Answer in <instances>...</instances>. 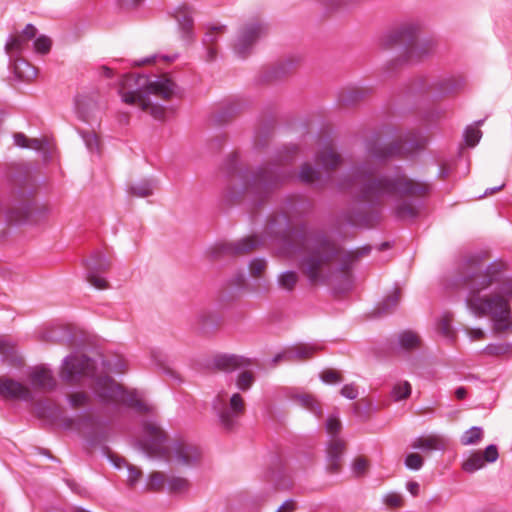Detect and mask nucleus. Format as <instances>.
Here are the masks:
<instances>
[{
	"label": "nucleus",
	"mask_w": 512,
	"mask_h": 512,
	"mask_svg": "<svg viewBox=\"0 0 512 512\" xmlns=\"http://www.w3.org/2000/svg\"><path fill=\"white\" fill-rule=\"evenodd\" d=\"M487 252L465 257L459 264L456 285L467 292V309L478 318H489L493 330L504 332L512 327V276L505 261L486 263Z\"/></svg>",
	"instance_id": "1"
},
{
	"label": "nucleus",
	"mask_w": 512,
	"mask_h": 512,
	"mask_svg": "<svg viewBox=\"0 0 512 512\" xmlns=\"http://www.w3.org/2000/svg\"><path fill=\"white\" fill-rule=\"evenodd\" d=\"M427 138L414 136L404 142H394L383 145L380 135H372L366 142L369 161L354 167L348 176L339 182L342 190L356 191L359 197L371 204H381L389 198H402L405 196H423L429 191L427 184L414 182L398 170L393 177H375L374 163H381L395 156H409L423 149Z\"/></svg>",
	"instance_id": "2"
},
{
	"label": "nucleus",
	"mask_w": 512,
	"mask_h": 512,
	"mask_svg": "<svg viewBox=\"0 0 512 512\" xmlns=\"http://www.w3.org/2000/svg\"><path fill=\"white\" fill-rule=\"evenodd\" d=\"M286 253L300 255L299 269L311 285H325L347 273L361 257L367 256L371 247L343 251L325 233L302 227L283 237Z\"/></svg>",
	"instance_id": "3"
},
{
	"label": "nucleus",
	"mask_w": 512,
	"mask_h": 512,
	"mask_svg": "<svg viewBox=\"0 0 512 512\" xmlns=\"http://www.w3.org/2000/svg\"><path fill=\"white\" fill-rule=\"evenodd\" d=\"M60 377L70 384L79 382L82 377L94 378L92 388L100 402L121 403L141 413L150 411L149 405L140 398L136 390H125L107 374L97 376L94 360L85 355L67 356L63 361Z\"/></svg>",
	"instance_id": "4"
},
{
	"label": "nucleus",
	"mask_w": 512,
	"mask_h": 512,
	"mask_svg": "<svg viewBox=\"0 0 512 512\" xmlns=\"http://www.w3.org/2000/svg\"><path fill=\"white\" fill-rule=\"evenodd\" d=\"M119 93L124 103L135 105L154 119L162 120L165 117V108L152 104L149 96L153 94L163 100H170L176 97L179 91L177 85L165 75L157 77L154 81H150L144 75H127L121 81Z\"/></svg>",
	"instance_id": "5"
},
{
	"label": "nucleus",
	"mask_w": 512,
	"mask_h": 512,
	"mask_svg": "<svg viewBox=\"0 0 512 512\" xmlns=\"http://www.w3.org/2000/svg\"><path fill=\"white\" fill-rule=\"evenodd\" d=\"M138 445L147 456L164 458L178 466H191L200 458L199 449L192 444L176 441L169 446L166 433L154 422L143 424V433Z\"/></svg>",
	"instance_id": "6"
},
{
	"label": "nucleus",
	"mask_w": 512,
	"mask_h": 512,
	"mask_svg": "<svg viewBox=\"0 0 512 512\" xmlns=\"http://www.w3.org/2000/svg\"><path fill=\"white\" fill-rule=\"evenodd\" d=\"M419 25L406 22L389 31L381 38L384 48L404 47V61L418 62L430 55L435 48L432 40L419 41L417 38Z\"/></svg>",
	"instance_id": "7"
},
{
	"label": "nucleus",
	"mask_w": 512,
	"mask_h": 512,
	"mask_svg": "<svg viewBox=\"0 0 512 512\" xmlns=\"http://www.w3.org/2000/svg\"><path fill=\"white\" fill-rule=\"evenodd\" d=\"M297 152L293 146L285 156H281L280 162L259 168L244 186V194H251L260 199L266 197L273 189L294 176V172L286 168L284 162L292 160Z\"/></svg>",
	"instance_id": "8"
},
{
	"label": "nucleus",
	"mask_w": 512,
	"mask_h": 512,
	"mask_svg": "<svg viewBox=\"0 0 512 512\" xmlns=\"http://www.w3.org/2000/svg\"><path fill=\"white\" fill-rule=\"evenodd\" d=\"M213 409L222 426L227 430H232L245 412V401L240 393L229 395L222 390L213 400Z\"/></svg>",
	"instance_id": "9"
},
{
	"label": "nucleus",
	"mask_w": 512,
	"mask_h": 512,
	"mask_svg": "<svg viewBox=\"0 0 512 512\" xmlns=\"http://www.w3.org/2000/svg\"><path fill=\"white\" fill-rule=\"evenodd\" d=\"M266 240L258 236H248L241 240L231 243H219L211 249V254L214 259L220 258L222 255L237 256L244 255L253 251L261 245H264Z\"/></svg>",
	"instance_id": "10"
},
{
	"label": "nucleus",
	"mask_w": 512,
	"mask_h": 512,
	"mask_svg": "<svg viewBox=\"0 0 512 512\" xmlns=\"http://www.w3.org/2000/svg\"><path fill=\"white\" fill-rule=\"evenodd\" d=\"M266 34V27L259 23H250L245 25L239 32L236 43L234 45L235 53L241 57H247L254 43Z\"/></svg>",
	"instance_id": "11"
},
{
	"label": "nucleus",
	"mask_w": 512,
	"mask_h": 512,
	"mask_svg": "<svg viewBox=\"0 0 512 512\" xmlns=\"http://www.w3.org/2000/svg\"><path fill=\"white\" fill-rule=\"evenodd\" d=\"M87 281L97 289H106L108 282L101 277L110 268V262L106 256L100 252H94L89 259L86 260Z\"/></svg>",
	"instance_id": "12"
},
{
	"label": "nucleus",
	"mask_w": 512,
	"mask_h": 512,
	"mask_svg": "<svg viewBox=\"0 0 512 512\" xmlns=\"http://www.w3.org/2000/svg\"><path fill=\"white\" fill-rule=\"evenodd\" d=\"M37 29L32 24H27L20 34L9 37L5 44V52L10 59L21 57V54L29 47V42L35 38Z\"/></svg>",
	"instance_id": "13"
},
{
	"label": "nucleus",
	"mask_w": 512,
	"mask_h": 512,
	"mask_svg": "<svg viewBox=\"0 0 512 512\" xmlns=\"http://www.w3.org/2000/svg\"><path fill=\"white\" fill-rule=\"evenodd\" d=\"M0 396L8 400L31 401L33 399L29 387L7 377H0Z\"/></svg>",
	"instance_id": "14"
},
{
	"label": "nucleus",
	"mask_w": 512,
	"mask_h": 512,
	"mask_svg": "<svg viewBox=\"0 0 512 512\" xmlns=\"http://www.w3.org/2000/svg\"><path fill=\"white\" fill-rule=\"evenodd\" d=\"M32 387L39 391H51L56 387V380L48 368L37 366L29 373Z\"/></svg>",
	"instance_id": "15"
},
{
	"label": "nucleus",
	"mask_w": 512,
	"mask_h": 512,
	"mask_svg": "<svg viewBox=\"0 0 512 512\" xmlns=\"http://www.w3.org/2000/svg\"><path fill=\"white\" fill-rule=\"evenodd\" d=\"M316 163L326 172L336 169L341 163V157L334 151L331 141H325L316 155Z\"/></svg>",
	"instance_id": "16"
},
{
	"label": "nucleus",
	"mask_w": 512,
	"mask_h": 512,
	"mask_svg": "<svg viewBox=\"0 0 512 512\" xmlns=\"http://www.w3.org/2000/svg\"><path fill=\"white\" fill-rule=\"evenodd\" d=\"M322 349L323 345L319 343H299L286 348V361H305Z\"/></svg>",
	"instance_id": "17"
},
{
	"label": "nucleus",
	"mask_w": 512,
	"mask_h": 512,
	"mask_svg": "<svg viewBox=\"0 0 512 512\" xmlns=\"http://www.w3.org/2000/svg\"><path fill=\"white\" fill-rule=\"evenodd\" d=\"M346 444L341 438H331L327 445L328 470L337 473L341 466V457L345 451Z\"/></svg>",
	"instance_id": "18"
},
{
	"label": "nucleus",
	"mask_w": 512,
	"mask_h": 512,
	"mask_svg": "<svg viewBox=\"0 0 512 512\" xmlns=\"http://www.w3.org/2000/svg\"><path fill=\"white\" fill-rule=\"evenodd\" d=\"M214 365L220 370L231 372L238 368H245L252 365V361L243 356L224 354L215 357Z\"/></svg>",
	"instance_id": "19"
},
{
	"label": "nucleus",
	"mask_w": 512,
	"mask_h": 512,
	"mask_svg": "<svg viewBox=\"0 0 512 512\" xmlns=\"http://www.w3.org/2000/svg\"><path fill=\"white\" fill-rule=\"evenodd\" d=\"M174 17L178 22L182 38L186 41L193 39V18L188 6L182 5L175 10Z\"/></svg>",
	"instance_id": "20"
},
{
	"label": "nucleus",
	"mask_w": 512,
	"mask_h": 512,
	"mask_svg": "<svg viewBox=\"0 0 512 512\" xmlns=\"http://www.w3.org/2000/svg\"><path fill=\"white\" fill-rule=\"evenodd\" d=\"M225 31L226 27L224 25H213L208 28V31L203 38V44L207 50V60L212 61L215 59L217 49L214 45L217 43L218 37L224 34Z\"/></svg>",
	"instance_id": "21"
},
{
	"label": "nucleus",
	"mask_w": 512,
	"mask_h": 512,
	"mask_svg": "<svg viewBox=\"0 0 512 512\" xmlns=\"http://www.w3.org/2000/svg\"><path fill=\"white\" fill-rule=\"evenodd\" d=\"M446 446L444 438L439 435H429L427 437H417L411 444L413 449L422 451L442 450Z\"/></svg>",
	"instance_id": "22"
},
{
	"label": "nucleus",
	"mask_w": 512,
	"mask_h": 512,
	"mask_svg": "<svg viewBox=\"0 0 512 512\" xmlns=\"http://www.w3.org/2000/svg\"><path fill=\"white\" fill-rule=\"evenodd\" d=\"M15 75L23 81H31L37 75V70L22 57L10 59Z\"/></svg>",
	"instance_id": "23"
},
{
	"label": "nucleus",
	"mask_w": 512,
	"mask_h": 512,
	"mask_svg": "<svg viewBox=\"0 0 512 512\" xmlns=\"http://www.w3.org/2000/svg\"><path fill=\"white\" fill-rule=\"evenodd\" d=\"M464 86L462 77H447L435 83V88L440 95H448L460 90Z\"/></svg>",
	"instance_id": "24"
},
{
	"label": "nucleus",
	"mask_w": 512,
	"mask_h": 512,
	"mask_svg": "<svg viewBox=\"0 0 512 512\" xmlns=\"http://www.w3.org/2000/svg\"><path fill=\"white\" fill-rule=\"evenodd\" d=\"M398 344L399 347L406 351H411L418 349L421 345V338L420 336L412 331V330H405L399 333L398 335Z\"/></svg>",
	"instance_id": "25"
},
{
	"label": "nucleus",
	"mask_w": 512,
	"mask_h": 512,
	"mask_svg": "<svg viewBox=\"0 0 512 512\" xmlns=\"http://www.w3.org/2000/svg\"><path fill=\"white\" fill-rule=\"evenodd\" d=\"M400 296V289L394 288V290L389 295H387L384 298V300L378 305L377 314L379 316H382L392 313L400 301Z\"/></svg>",
	"instance_id": "26"
},
{
	"label": "nucleus",
	"mask_w": 512,
	"mask_h": 512,
	"mask_svg": "<svg viewBox=\"0 0 512 512\" xmlns=\"http://www.w3.org/2000/svg\"><path fill=\"white\" fill-rule=\"evenodd\" d=\"M395 216L399 219H414L417 217L418 207L411 201H399L394 209Z\"/></svg>",
	"instance_id": "27"
},
{
	"label": "nucleus",
	"mask_w": 512,
	"mask_h": 512,
	"mask_svg": "<svg viewBox=\"0 0 512 512\" xmlns=\"http://www.w3.org/2000/svg\"><path fill=\"white\" fill-rule=\"evenodd\" d=\"M31 208L28 205H22L6 212V219L11 223H22L30 220Z\"/></svg>",
	"instance_id": "28"
},
{
	"label": "nucleus",
	"mask_w": 512,
	"mask_h": 512,
	"mask_svg": "<svg viewBox=\"0 0 512 512\" xmlns=\"http://www.w3.org/2000/svg\"><path fill=\"white\" fill-rule=\"evenodd\" d=\"M295 400L304 408L311 411L317 417L322 415V409L317 400L310 394H300L295 396Z\"/></svg>",
	"instance_id": "29"
},
{
	"label": "nucleus",
	"mask_w": 512,
	"mask_h": 512,
	"mask_svg": "<svg viewBox=\"0 0 512 512\" xmlns=\"http://www.w3.org/2000/svg\"><path fill=\"white\" fill-rule=\"evenodd\" d=\"M298 178L301 182L312 184L320 181V171L314 169L310 164L302 165Z\"/></svg>",
	"instance_id": "30"
},
{
	"label": "nucleus",
	"mask_w": 512,
	"mask_h": 512,
	"mask_svg": "<svg viewBox=\"0 0 512 512\" xmlns=\"http://www.w3.org/2000/svg\"><path fill=\"white\" fill-rule=\"evenodd\" d=\"M299 277L295 271H285L278 276V285L281 289L292 291L298 283Z\"/></svg>",
	"instance_id": "31"
},
{
	"label": "nucleus",
	"mask_w": 512,
	"mask_h": 512,
	"mask_svg": "<svg viewBox=\"0 0 512 512\" xmlns=\"http://www.w3.org/2000/svg\"><path fill=\"white\" fill-rule=\"evenodd\" d=\"M366 95V90L363 88L353 87L344 91L340 96V101L344 104H353Z\"/></svg>",
	"instance_id": "32"
},
{
	"label": "nucleus",
	"mask_w": 512,
	"mask_h": 512,
	"mask_svg": "<svg viewBox=\"0 0 512 512\" xmlns=\"http://www.w3.org/2000/svg\"><path fill=\"white\" fill-rule=\"evenodd\" d=\"M154 184L150 180H144L139 182L130 188V193L138 197H148L152 195Z\"/></svg>",
	"instance_id": "33"
},
{
	"label": "nucleus",
	"mask_w": 512,
	"mask_h": 512,
	"mask_svg": "<svg viewBox=\"0 0 512 512\" xmlns=\"http://www.w3.org/2000/svg\"><path fill=\"white\" fill-rule=\"evenodd\" d=\"M483 437V430L480 427L473 426L467 431L464 432V434L461 437V443L463 445H474L478 443Z\"/></svg>",
	"instance_id": "34"
},
{
	"label": "nucleus",
	"mask_w": 512,
	"mask_h": 512,
	"mask_svg": "<svg viewBox=\"0 0 512 512\" xmlns=\"http://www.w3.org/2000/svg\"><path fill=\"white\" fill-rule=\"evenodd\" d=\"M484 463L481 453H473L464 461L462 467L466 472L473 473L481 469L484 466Z\"/></svg>",
	"instance_id": "35"
},
{
	"label": "nucleus",
	"mask_w": 512,
	"mask_h": 512,
	"mask_svg": "<svg viewBox=\"0 0 512 512\" xmlns=\"http://www.w3.org/2000/svg\"><path fill=\"white\" fill-rule=\"evenodd\" d=\"M483 123V120H480L476 123V126H468L464 132L465 142L468 146L474 147L481 138V131L478 129Z\"/></svg>",
	"instance_id": "36"
},
{
	"label": "nucleus",
	"mask_w": 512,
	"mask_h": 512,
	"mask_svg": "<svg viewBox=\"0 0 512 512\" xmlns=\"http://www.w3.org/2000/svg\"><path fill=\"white\" fill-rule=\"evenodd\" d=\"M168 490L172 493H183L189 490L190 483L186 478L172 477L167 481Z\"/></svg>",
	"instance_id": "37"
},
{
	"label": "nucleus",
	"mask_w": 512,
	"mask_h": 512,
	"mask_svg": "<svg viewBox=\"0 0 512 512\" xmlns=\"http://www.w3.org/2000/svg\"><path fill=\"white\" fill-rule=\"evenodd\" d=\"M103 370L105 373H124L127 370L126 362L118 358L114 361L103 360L102 361Z\"/></svg>",
	"instance_id": "38"
},
{
	"label": "nucleus",
	"mask_w": 512,
	"mask_h": 512,
	"mask_svg": "<svg viewBox=\"0 0 512 512\" xmlns=\"http://www.w3.org/2000/svg\"><path fill=\"white\" fill-rule=\"evenodd\" d=\"M255 382V376L251 371L241 372L236 379L237 388L242 391H248Z\"/></svg>",
	"instance_id": "39"
},
{
	"label": "nucleus",
	"mask_w": 512,
	"mask_h": 512,
	"mask_svg": "<svg viewBox=\"0 0 512 512\" xmlns=\"http://www.w3.org/2000/svg\"><path fill=\"white\" fill-rule=\"evenodd\" d=\"M512 345L509 343L489 344L484 348V353L490 356H502L511 353Z\"/></svg>",
	"instance_id": "40"
},
{
	"label": "nucleus",
	"mask_w": 512,
	"mask_h": 512,
	"mask_svg": "<svg viewBox=\"0 0 512 512\" xmlns=\"http://www.w3.org/2000/svg\"><path fill=\"white\" fill-rule=\"evenodd\" d=\"M411 394V385L408 381L397 383L392 389V397L395 401L406 399Z\"/></svg>",
	"instance_id": "41"
},
{
	"label": "nucleus",
	"mask_w": 512,
	"mask_h": 512,
	"mask_svg": "<svg viewBox=\"0 0 512 512\" xmlns=\"http://www.w3.org/2000/svg\"><path fill=\"white\" fill-rule=\"evenodd\" d=\"M452 319L450 315H444L438 322L437 329L440 334L444 337L453 340L455 337V333L451 326Z\"/></svg>",
	"instance_id": "42"
},
{
	"label": "nucleus",
	"mask_w": 512,
	"mask_h": 512,
	"mask_svg": "<svg viewBox=\"0 0 512 512\" xmlns=\"http://www.w3.org/2000/svg\"><path fill=\"white\" fill-rule=\"evenodd\" d=\"M165 482L166 479L163 473L154 472L148 479L146 489L149 491H159L164 487Z\"/></svg>",
	"instance_id": "43"
},
{
	"label": "nucleus",
	"mask_w": 512,
	"mask_h": 512,
	"mask_svg": "<svg viewBox=\"0 0 512 512\" xmlns=\"http://www.w3.org/2000/svg\"><path fill=\"white\" fill-rule=\"evenodd\" d=\"M266 268L267 262L263 258H254L249 263V272L254 278L261 277Z\"/></svg>",
	"instance_id": "44"
},
{
	"label": "nucleus",
	"mask_w": 512,
	"mask_h": 512,
	"mask_svg": "<svg viewBox=\"0 0 512 512\" xmlns=\"http://www.w3.org/2000/svg\"><path fill=\"white\" fill-rule=\"evenodd\" d=\"M15 344L6 337H0V354L6 359H13L15 356Z\"/></svg>",
	"instance_id": "45"
},
{
	"label": "nucleus",
	"mask_w": 512,
	"mask_h": 512,
	"mask_svg": "<svg viewBox=\"0 0 512 512\" xmlns=\"http://www.w3.org/2000/svg\"><path fill=\"white\" fill-rule=\"evenodd\" d=\"M326 431L331 438H339L337 435L341 431L342 425L337 416L331 415L326 420Z\"/></svg>",
	"instance_id": "46"
},
{
	"label": "nucleus",
	"mask_w": 512,
	"mask_h": 512,
	"mask_svg": "<svg viewBox=\"0 0 512 512\" xmlns=\"http://www.w3.org/2000/svg\"><path fill=\"white\" fill-rule=\"evenodd\" d=\"M82 138L90 152H99L100 141L94 132H83Z\"/></svg>",
	"instance_id": "47"
},
{
	"label": "nucleus",
	"mask_w": 512,
	"mask_h": 512,
	"mask_svg": "<svg viewBox=\"0 0 512 512\" xmlns=\"http://www.w3.org/2000/svg\"><path fill=\"white\" fill-rule=\"evenodd\" d=\"M51 45V39L44 35H41L38 38H36L33 43L34 50L40 54L48 53L51 49Z\"/></svg>",
	"instance_id": "48"
},
{
	"label": "nucleus",
	"mask_w": 512,
	"mask_h": 512,
	"mask_svg": "<svg viewBox=\"0 0 512 512\" xmlns=\"http://www.w3.org/2000/svg\"><path fill=\"white\" fill-rule=\"evenodd\" d=\"M423 463L422 456L417 453H410L405 458V466L410 470H420Z\"/></svg>",
	"instance_id": "49"
},
{
	"label": "nucleus",
	"mask_w": 512,
	"mask_h": 512,
	"mask_svg": "<svg viewBox=\"0 0 512 512\" xmlns=\"http://www.w3.org/2000/svg\"><path fill=\"white\" fill-rule=\"evenodd\" d=\"M69 402L72 407L78 408L89 402V396L84 392H76L69 396Z\"/></svg>",
	"instance_id": "50"
},
{
	"label": "nucleus",
	"mask_w": 512,
	"mask_h": 512,
	"mask_svg": "<svg viewBox=\"0 0 512 512\" xmlns=\"http://www.w3.org/2000/svg\"><path fill=\"white\" fill-rule=\"evenodd\" d=\"M321 379L323 382H325L327 384H334V383H339L342 381L341 374L338 371L333 370V369L324 370L321 373Z\"/></svg>",
	"instance_id": "51"
},
{
	"label": "nucleus",
	"mask_w": 512,
	"mask_h": 512,
	"mask_svg": "<svg viewBox=\"0 0 512 512\" xmlns=\"http://www.w3.org/2000/svg\"><path fill=\"white\" fill-rule=\"evenodd\" d=\"M384 503H385L388 507H391V508H398V507L403 506V504H404V500H403V497H402V495H401V494L391 492V493H388V494L384 497Z\"/></svg>",
	"instance_id": "52"
},
{
	"label": "nucleus",
	"mask_w": 512,
	"mask_h": 512,
	"mask_svg": "<svg viewBox=\"0 0 512 512\" xmlns=\"http://www.w3.org/2000/svg\"><path fill=\"white\" fill-rule=\"evenodd\" d=\"M498 456V449L497 446L494 444L488 445L482 454L484 462L488 463L495 462L498 459Z\"/></svg>",
	"instance_id": "53"
},
{
	"label": "nucleus",
	"mask_w": 512,
	"mask_h": 512,
	"mask_svg": "<svg viewBox=\"0 0 512 512\" xmlns=\"http://www.w3.org/2000/svg\"><path fill=\"white\" fill-rule=\"evenodd\" d=\"M368 467V462L363 457H358L353 462V472L357 476L364 475Z\"/></svg>",
	"instance_id": "54"
},
{
	"label": "nucleus",
	"mask_w": 512,
	"mask_h": 512,
	"mask_svg": "<svg viewBox=\"0 0 512 512\" xmlns=\"http://www.w3.org/2000/svg\"><path fill=\"white\" fill-rule=\"evenodd\" d=\"M142 472L134 466L128 468V485L133 487L141 478Z\"/></svg>",
	"instance_id": "55"
},
{
	"label": "nucleus",
	"mask_w": 512,
	"mask_h": 512,
	"mask_svg": "<svg viewBox=\"0 0 512 512\" xmlns=\"http://www.w3.org/2000/svg\"><path fill=\"white\" fill-rule=\"evenodd\" d=\"M341 395L347 399L353 400L358 396L357 387L353 384H346L341 389Z\"/></svg>",
	"instance_id": "56"
},
{
	"label": "nucleus",
	"mask_w": 512,
	"mask_h": 512,
	"mask_svg": "<svg viewBox=\"0 0 512 512\" xmlns=\"http://www.w3.org/2000/svg\"><path fill=\"white\" fill-rule=\"evenodd\" d=\"M29 141L30 139H28L23 133L14 134V143L19 147L28 148Z\"/></svg>",
	"instance_id": "57"
},
{
	"label": "nucleus",
	"mask_w": 512,
	"mask_h": 512,
	"mask_svg": "<svg viewBox=\"0 0 512 512\" xmlns=\"http://www.w3.org/2000/svg\"><path fill=\"white\" fill-rule=\"evenodd\" d=\"M467 334L471 340H482L485 337V333L480 328H469Z\"/></svg>",
	"instance_id": "58"
},
{
	"label": "nucleus",
	"mask_w": 512,
	"mask_h": 512,
	"mask_svg": "<svg viewBox=\"0 0 512 512\" xmlns=\"http://www.w3.org/2000/svg\"><path fill=\"white\" fill-rule=\"evenodd\" d=\"M246 283L245 275L242 272H238L234 275V277L230 280L231 286L243 287Z\"/></svg>",
	"instance_id": "59"
},
{
	"label": "nucleus",
	"mask_w": 512,
	"mask_h": 512,
	"mask_svg": "<svg viewBox=\"0 0 512 512\" xmlns=\"http://www.w3.org/2000/svg\"><path fill=\"white\" fill-rule=\"evenodd\" d=\"M295 509V502L293 500L285 501L276 512H292Z\"/></svg>",
	"instance_id": "60"
},
{
	"label": "nucleus",
	"mask_w": 512,
	"mask_h": 512,
	"mask_svg": "<svg viewBox=\"0 0 512 512\" xmlns=\"http://www.w3.org/2000/svg\"><path fill=\"white\" fill-rule=\"evenodd\" d=\"M407 490L413 495L417 496L419 494L420 485L415 481H409L406 485Z\"/></svg>",
	"instance_id": "61"
},
{
	"label": "nucleus",
	"mask_w": 512,
	"mask_h": 512,
	"mask_svg": "<svg viewBox=\"0 0 512 512\" xmlns=\"http://www.w3.org/2000/svg\"><path fill=\"white\" fill-rule=\"evenodd\" d=\"M43 146L42 140L39 139H30L28 148H32L35 150H41Z\"/></svg>",
	"instance_id": "62"
},
{
	"label": "nucleus",
	"mask_w": 512,
	"mask_h": 512,
	"mask_svg": "<svg viewBox=\"0 0 512 512\" xmlns=\"http://www.w3.org/2000/svg\"><path fill=\"white\" fill-rule=\"evenodd\" d=\"M467 395V390L466 388L464 387H458L456 390H455V396L457 399L459 400H463Z\"/></svg>",
	"instance_id": "63"
},
{
	"label": "nucleus",
	"mask_w": 512,
	"mask_h": 512,
	"mask_svg": "<svg viewBox=\"0 0 512 512\" xmlns=\"http://www.w3.org/2000/svg\"><path fill=\"white\" fill-rule=\"evenodd\" d=\"M282 360L286 361V349L282 353H278L274 356L272 359V364L275 366Z\"/></svg>",
	"instance_id": "64"
}]
</instances>
